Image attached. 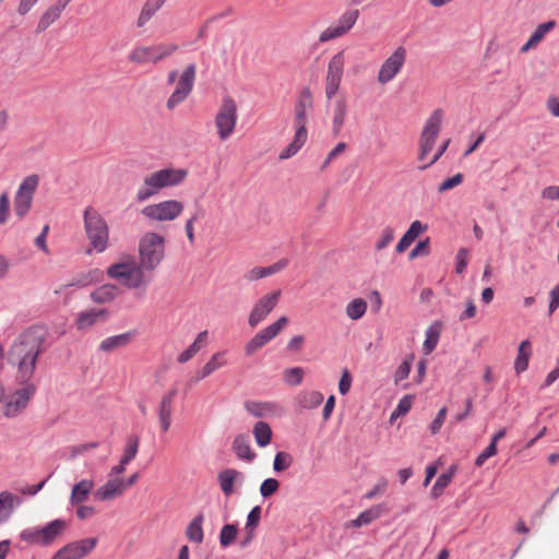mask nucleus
<instances>
[{
    "instance_id": "obj_50",
    "label": "nucleus",
    "mask_w": 559,
    "mask_h": 559,
    "mask_svg": "<svg viewBox=\"0 0 559 559\" xmlns=\"http://www.w3.org/2000/svg\"><path fill=\"white\" fill-rule=\"evenodd\" d=\"M284 381L289 385H299L304 379V369L301 367H294L286 369L283 373Z\"/></svg>"
},
{
    "instance_id": "obj_52",
    "label": "nucleus",
    "mask_w": 559,
    "mask_h": 559,
    "mask_svg": "<svg viewBox=\"0 0 559 559\" xmlns=\"http://www.w3.org/2000/svg\"><path fill=\"white\" fill-rule=\"evenodd\" d=\"M293 464V457L287 452H278L275 455L273 468L275 472L287 469Z\"/></svg>"
},
{
    "instance_id": "obj_45",
    "label": "nucleus",
    "mask_w": 559,
    "mask_h": 559,
    "mask_svg": "<svg viewBox=\"0 0 559 559\" xmlns=\"http://www.w3.org/2000/svg\"><path fill=\"white\" fill-rule=\"evenodd\" d=\"M440 337V326L436 323L430 325L426 331V338L423 344V349L426 355H429L438 345Z\"/></svg>"
},
{
    "instance_id": "obj_38",
    "label": "nucleus",
    "mask_w": 559,
    "mask_h": 559,
    "mask_svg": "<svg viewBox=\"0 0 559 559\" xmlns=\"http://www.w3.org/2000/svg\"><path fill=\"white\" fill-rule=\"evenodd\" d=\"M225 353L218 352L214 354L210 360L204 365V367L198 372L197 380H202L209 377L211 373L225 366Z\"/></svg>"
},
{
    "instance_id": "obj_20",
    "label": "nucleus",
    "mask_w": 559,
    "mask_h": 559,
    "mask_svg": "<svg viewBox=\"0 0 559 559\" xmlns=\"http://www.w3.org/2000/svg\"><path fill=\"white\" fill-rule=\"evenodd\" d=\"M96 544L95 537L70 543L60 548L51 559H82L95 548Z\"/></svg>"
},
{
    "instance_id": "obj_41",
    "label": "nucleus",
    "mask_w": 559,
    "mask_h": 559,
    "mask_svg": "<svg viewBox=\"0 0 559 559\" xmlns=\"http://www.w3.org/2000/svg\"><path fill=\"white\" fill-rule=\"evenodd\" d=\"M207 331H202L198 334L194 342L178 356V361L180 364H185L189 361L201 348L202 346L207 342Z\"/></svg>"
},
{
    "instance_id": "obj_63",
    "label": "nucleus",
    "mask_w": 559,
    "mask_h": 559,
    "mask_svg": "<svg viewBox=\"0 0 559 559\" xmlns=\"http://www.w3.org/2000/svg\"><path fill=\"white\" fill-rule=\"evenodd\" d=\"M386 487H388V480L386 479H380L374 485V487L365 495V498L366 499H372V498H374L378 495H382V493L385 492Z\"/></svg>"
},
{
    "instance_id": "obj_46",
    "label": "nucleus",
    "mask_w": 559,
    "mask_h": 559,
    "mask_svg": "<svg viewBox=\"0 0 559 559\" xmlns=\"http://www.w3.org/2000/svg\"><path fill=\"white\" fill-rule=\"evenodd\" d=\"M261 518V508L259 506L254 507L248 514L247 523H246V532L248 534L243 545L250 543L254 535V530L259 525Z\"/></svg>"
},
{
    "instance_id": "obj_26",
    "label": "nucleus",
    "mask_w": 559,
    "mask_h": 559,
    "mask_svg": "<svg viewBox=\"0 0 559 559\" xmlns=\"http://www.w3.org/2000/svg\"><path fill=\"white\" fill-rule=\"evenodd\" d=\"M69 3L68 0H58L53 5L49 7L38 21L37 32H44L55 23Z\"/></svg>"
},
{
    "instance_id": "obj_48",
    "label": "nucleus",
    "mask_w": 559,
    "mask_h": 559,
    "mask_svg": "<svg viewBox=\"0 0 559 559\" xmlns=\"http://www.w3.org/2000/svg\"><path fill=\"white\" fill-rule=\"evenodd\" d=\"M140 439L138 436H130L121 456L122 463H130L138 454Z\"/></svg>"
},
{
    "instance_id": "obj_61",
    "label": "nucleus",
    "mask_w": 559,
    "mask_h": 559,
    "mask_svg": "<svg viewBox=\"0 0 559 559\" xmlns=\"http://www.w3.org/2000/svg\"><path fill=\"white\" fill-rule=\"evenodd\" d=\"M10 207V200L7 192L0 195V225L4 224L8 219Z\"/></svg>"
},
{
    "instance_id": "obj_12",
    "label": "nucleus",
    "mask_w": 559,
    "mask_h": 559,
    "mask_svg": "<svg viewBox=\"0 0 559 559\" xmlns=\"http://www.w3.org/2000/svg\"><path fill=\"white\" fill-rule=\"evenodd\" d=\"M38 183L37 175L27 176L20 183L13 202L14 214L19 219H23L29 212Z\"/></svg>"
},
{
    "instance_id": "obj_1",
    "label": "nucleus",
    "mask_w": 559,
    "mask_h": 559,
    "mask_svg": "<svg viewBox=\"0 0 559 559\" xmlns=\"http://www.w3.org/2000/svg\"><path fill=\"white\" fill-rule=\"evenodd\" d=\"M44 342L43 330L33 326L20 334L12 344L9 350V361L16 368V380L20 383L28 382L34 376Z\"/></svg>"
},
{
    "instance_id": "obj_31",
    "label": "nucleus",
    "mask_w": 559,
    "mask_h": 559,
    "mask_svg": "<svg viewBox=\"0 0 559 559\" xmlns=\"http://www.w3.org/2000/svg\"><path fill=\"white\" fill-rule=\"evenodd\" d=\"M245 408L254 417H267L276 413L277 406L271 402H257L248 401L245 403Z\"/></svg>"
},
{
    "instance_id": "obj_25",
    "label": "nucleus",
    "mask_w": 559,
    "mask_h": 559,
    "mask_svg": "<svg viewBox=\"0 0 559 559\" xmlns=\"http://www.w3.org/2000/svg\"><path fill=\"white\" fill-rule=\"evenodd\" d=\"M348 112V104L344 96L337 97L332 105V132L337 136L345 122Z\"/></svg>"
},
{
    "instance_id": "obj_56",
    "label": "nucleus",
    "mask_w": 559,
    "mask_h": 559,
    "mask_svg": "<svg viewBox=\"0 0 559 559\" xmlns=\"http://www.w3.org/2000/svg\"><path fill=\"white\" fill-rule=\"evenodd\" d=\"M280 487L278 480L275 478L265 479L260 486V493L262 497L267 498L275 493Z\"/></svg>"
},
{
    "instance_id": "obj_64",
    "label": "nucleus",
    "mask_w": 559,
    "mask_h": 559,
    "mask_svg": "<svg viewBox=\"0 0 559 559\" xmlns=\"http://www.w3.org/2000/svg\"><path fill=\"white\" fill-rule=\"evenodd\" d=\"M549 296L550 302L548 307V312L549 314H552L559 307V284L551 289Z\"/></svg>"
},
{
    "instance_id": "obj_15",
    "label": "nucleus",
    "mask_w": 559,
    "mask_h": 559,
    "mask_svg": "<svg viewBox=\"0 0 559 559\" xmlns=\"http://www.w3.org/2000/svg\"><path fill=\"white\" fill-rule=\"evenodd\" d=\"M289 320L287 317H280L275 322L267 325L266 328L260 330L246 345H245V354L247 356L254 355L258 350H260L264 345L275 338L282 330H284Z\"/></svg>"
},
{
    "instance_id": "obj_55",
    "label": "nucleus",
    "mask_w": 559,
    "mask_h": 559,
    "mask_svg": "<svg viewBox=\"0 0 559 559\" xmlns=\"http://www.w3.org/2000/svg\"><path fill=\"white\" fill-rule=\"evenodd\" d=\"M464 180V176L462 174H456L451 178L445 179L439 187L438 192L444 193L445 191H449L451 189L456 188L460 186Z\"/></svg>"
},
{
    "instance_id": "obj_33",
    "label": "nucleus",
    "mask_w": 559,
    "mask_h": 559,
    "mask_svg": "<svg viewBox=\"0 0 559 559\" xmlns=\"http://www.w3.org/2000/svg\"><path fill=\"white\" fill-rule=\"evenodd\" d=\"M131 342L130 333H122L114 336L106 337L99 343V350L104 353H111L119 348L127 346Z\"/></svg>"
},
{
    "instance_id": "obj_24",
    "label": "nucleus",
    "mask_w": 559,
    "mask_h": 559,
    "mask_svg": "<svg viewBox=\"0 0 559 559\" xmlns=\"http://www.w3.org/2000/svg\"><path fill=\"white\" fill-rule=\"evenodd\" d=\"M288 265L287 259H281L270 266H254L243 274V278L247 282H254L261 278L274 275L283 271Z\"/></svg>"
},
{
    "instance_id": "obj_58",
    "label": "nucleus",
    "mask_w": 559,
    "mask_h": 559,
    "mask_svg": "<svg viewBox=\"0 0 559 559\" xmlns=\"http://www.w3.org/2000/svg\"><path fill=\"white\" fill-rule=\"evenodd\" d=\"M497 454V443L490 441L489 445L476 457L475 465L480 467L491 456Z\"/></svg>"
},
{
    "instance_id": "obj_23",
    "label": "nucleus",
    "mask_w": 559,
    "mask_h": 559,
    "mask_svg": "<svg viewBox=\"0 0 559 559\" xmlns=\"http://www.w3.org/2000/svg\"><path fill=\"white\" fill-rule=\"evenodd\" d=\"M126 491L123 477L108 476L106 483L94 491V498L103 502L112 501L123 496Z\"/></svg>"
},
{
    "instance_id": "obj_62",
    "label": "nucleus",
    "mask_w": 559,
    "mask_h": 559,
    "mask_svg": "<svg viewBox=\"0 0 559 559\" xmlns=\"http://www.w3.org/2000/svg\"><path fill=\"white\" fill-rule=\"evenodd\" d=\"M352 386V376L347 369H344L342 377L338 382V391L342 395H345L349 392Z\"/></svg>"
},
{
    "instance_id": "obj_9",
    "label": "nucleus",
    "mask_w": 559,
    "mask_h": 559,
    "mask_svg": "<svg viewBox=\"0 0 559 559\" xmlns=\"http://www.w3.org/2000/svg\"><path fill=\"white\" fill-rule=\"evenodd\" d=\"M237 120V104L233 97L225 96L214 118L217 136L221 141H226L234 134Z\"/></svg>"
},
{
    "instance_id": "obj_54",
    "label": "nucleus",
    "mask_w": 559,
    "mask_h": 559,
    "mask_svg": "<svg viewBox=\"0 0 559 559\" xmlns=\"http://www.w3.org/2000/svg\"><path fill=\"white\" fill-rule=\"evenodd\" d=\"M394 239V229L392 227H385L379 239L377 240L376 242V249L378 251H381L383 249H385Z\"/></svg>"
},
{
    "instance_id": "obj_10",
    "label": "nucleus",
    "mask_w": 559,
    "mask_h": 559,
    "mask_svg": "<svg viewBox=\"0 0 559 559\" xmlns=\"http://www.w3.org/2000/svg\"><path fill=\"white\" fill-rule=\"evenodd\" d=\"M183 209L181 201L169 199L145 205L141 214L151 223L174 222L182 214Z\"/></svg>"
},
{
    "instance_id": "obj_36",
    "label": "nucleus",
    "mask_w": 559,
    "mask_h": 559,
    "mask_svg": "<svg viewBox=\"0 0 559 559\" xmlns=\"http://www.w3.org/2000/svg\"><path fill=\"white\" fill-rule=\"evenodd\" d=\"M531 354V342L528 340L522 341L519 345L518 356L514 361V370L518 374L524 372L528 368Z\"/></svg>"
},
{
    "instance_id": "obj_6",
    "label": "nucleus",
    "mask_w": 559,
    "mask_h": 559,
    "mask_svg": "<svg viewBox=\"0 0 559 559\" xmlns=\"http://www.w3.org/2000/svg\"><path fill=\"white\" fill-rule=\"evenodd\" d=\"M83 218L85 233L91 246L97 252H104L109 242V228L105 218L92 206H87L84 210Z\"/></svg>"
},
{
    "instance_id": "obj_5",
    "label": "nucleus",
    "mask_w": 559,
    "mask_h": 559,
    "mask_svg": "<svg viewBox=\"0 0 559 559\" xmlns=\"http://www.w3.org/2000/svg\"><path fill=\"white\" fill-rule=\"evenodd\" d=\"M146 271L134 259H127L110 265L107 270L109 277L119 281L126 287L136 289L150 282Z\"/></svg>"
},
{
    "instance_id": "obj_51",
    "label": "nucleus",
    "mask_w": 559,
    "mask_h": 559,
    "mask_svg": "<svg viewBox=\"0 0 559 559\" xmlns=\"http://www.w3.org/2000/svg\"><path fill=\"white\" fill-rule=\"evenodd\" d=\"M237 527L234 524H226L223 526L219 534V543L223 547L229 546L237 537Z\"/></svg>"
},
{
    "instance_id": "obj_53",
    "label": "nucleus",
    "mask_w": 559,
    "mask_h": 559,
    "mask_svg": "<svg viewBox=\"0 0 559 559\" xmlns=\"http://www.w3.org/2000/svg\"><path fill=\"white\" fill-rule=\"evenodd\" d=\"M413 356L406 358L395 370L394 381L395 384H399L401 381L405 380L411 373Z\"/></svg>"
},
{
    "instance_id": "obj_29",
    "label": "nucleus",
    "mask_w": 559,
    "mask_h": 559,
    "mask_svg": "<svg viewBox=\"0 0 559 559\" xmlns=\"http://www.w3.org/2000/svg\"><path fill=\"white\" fill-rule=\"evenodd\" d=\"M383 512L382 506H373L370 509L361 512L356 519L345 523L346 528H358L369 525L374 520L379 519Z\"/></svg>"
},
{
    "instance_id": "obj_60",
    "label": "nucleus",
    "mask_w": 559,
    "mask_h": 559,
    "mask_svg": "<svg viewBox=\"0 0 559 559\" xmlns=\"http://www.w3.org/2000/svg\"><path fill=\"white\" fill-rule=\"evenodd\" d=\"M447 412L448 411H447L445 406L440 408V411L438 412L436 418L433 419V421L431 423V425L429 427L432 435H436L440 431V429L445 420Z\"/></svg>"
},
{
    "instance_id": "obj_44",
    "label": "nucleus",
    "mask_w": 559,
    "mask_h": 559,
    "mask_svg": "<svg viewBox=\"0 0 559 559\" xmlns=\"http://www.w3.org/2000/svg\"><path fill=\"white\" fill-rule=\"evenodd\" d=\"M367 301L362 298H355L345 308L346 316L352 320L361 319L367 311Z\"/></svg>"
},
{
    "instance_id": "obj_35",
    "label": "nucleus",
    "mask_w": 559,
    "mask_h": 559,
    "mask_svg": "<svg viewBox=\"0 0 559 559\" xmlns=\"http://www.w3.org/2000/svg\"><path fill=\"white\" fill-rule=\"evenodd\" d=\"M233 450L240 460L251 462L255 459L247 436H237L233 442Z\"/></svg>"
},
{
    "instance_id": "obj_57",
    "label": "nucleus",
    "mask_w": 559,
    "mask_h": 559,
    "mask_svg": "<svg viewBox=\"0 0 559 559\" xmlns=\"http://www.w3.org/2000/svg\"><path fill=\"white\" fill-rule=\"evenodd\" d=\"M468 255H469V252L466 248H461L457 251L456 258H455V261H456L455 271L457 274H462L466 270L467 264H468Z\"/></svg>"
},
{
    "instance_id": "obj_14",
    "label": "nucleus",
    "mask_w": 559,
    "mask_h": 559,
    "mask_svg": "<svg viewBox=\"0 0 559 559\" xmlns=\"http://www.w3.org/2000/svg\"><path fill=\"white\" fill-rule=\"evenodd\" d=\"M345 68V56L344 51H338L332 56L328 63L324 94L328 100H331L338 92Z\"/></svg>"
},
{
    "instance_id": "obj_7",
    "label": "nucleus",
    "mask_w": 559,
    "mask_h": 559,
    "mask_svg": "<svg viewBox=\"0 0 559 559\" xmlns=\"http://www.w3.org/2000/svg\"><path fill=\"white\" fill-rule=\"evenodd\" d=\"M68 527L64 520L57 519L45 526H34L23 530L20 538L28 544L49 546L63 535Z\"/></svg>"
},
{
    "instance_id": "obj_8",
    "label": "nucleus",
    "mask_w": 559,
    "mask_h": 559,
    "mask_svg": "<svg viewBox=\"0 0 559 559\" xmlns=\"http://www.w3.org/2000/svg\"><path fill=\"white\" fill-rule=\"evenodd\" d=\"M178 45L174 43H159L147 46H136L128 55L131 63L143 66L147 63L156 64L170 57L178 50Z\"/></svg>"
},
{
    "instance_id": "obj_32",
    "label": "nucleus",
    "mask_w": 559,
    "mask_h": 559,
    "mask_svg": "<svg viewBox=\"0 0 559 559\" xmlns=\"http://www.w3.org/2000/svg\"><path fill=\"white\" fill-rule=\"evenodd\" d=\"M554 27V21L539 24L533 32V34L530 36L528 40L521 47V52L525 53L532 48L536 47L544 39L545 35Z\"/></svg>"
},
{
    "instance_id": "obj_16",
    "label": "nucleus",
    "mask_w": 559,
    "mask_h": 559,
    "mask_svg": "<svg viewBox=\"0 0 559 559\" xmlns=\"http://www.w3.org/2000/svg\"><path fill=\"white\" fill-rule=\"evenodd\" d=\"M282 296L281 289L270 292L260 297L248 316V324L251 328L258 326L275 309Z\"/></svg>"
},
{
    "instance_id": "obj_49",
    "label": "nucleus",
    "mask_w": 559,
    "mask_h": 559,
    "mask_svg": "<svg viewBox=\"0 0 559 559\" xmlns=\"http://www.w3.org/2000/svg\"><path fill=\"white\" fill-rule=\"evenodd\" d=\"M414 397L412 395H405L400 401L395 409L392 412L390 420L393 421L397 417L406 415L412 408Z\"/></svg>"
},
{
    "instance_id": "obj_13",
    "label": "nucleus",
    "mask_w": 559,
    "mask_h": 559,
    "mask_svg": "<svg viewBox=\"0 0 559 559\" xmlns=\"http://www.w3.org/2000/svg\"><path fill=\"white\" fill-rule=\"evenodd\" d=\"M197 67L191 63L185 68L179 75L176 87L169 98L167 99L166 107L169 110L175 109L178 105L183 103L191 94L195 81Z\"/></svg>"
},
{
    "instance_id": "obj_22",
    "label": "nucleus",
    "mask_w": 559,
    "mask_h": 559,
    "mask_svg": "<svg viewBox=\"0 0 559 559\" xmlns=\"http://www.w3.org/2000/svg\"><path fill=\"white\" fill-rule=\"evenodd\" d=\"M178 394L177 388L169 389L160 399L157 406V417L160 430L167 432L171 426L174 402Z\"/></svg>"
},
{
    "instance_id": "obj_17",
    "label": "nucleus",
    "mask_w": 559,
    "mask_h": 559,
    "mask_svg": "<svg viewBox=\"0 0 559 559\" xmlns=\"http://www.w3.org/2000/svg\"><path fill=\"white\" fill-rule=\"evenodd\" d=\"M406 58V49L397 47L381 64L377 76L378 82L382 85L391 82L401 72Z\"/></svg>"
},
{
    "instance_id": "obj_47",
    "label": "nucleus",
    "mask_w": 559,
    "mask_h": 559,
    "mask_svg": "<svg viewBox=\"0 0 559 559\" xmlns=\"http://www.w3.org/2000/svg\"><path fill=\"white\" fill-rule=\"evenodd\" d=\"M453 474H454V473H453L452 471H450V472H447V473L441 474V475L437 478V480H436L435 485H433V486H432V488H431V492H430V493H431V497H432L433 499H436V498L440 497V496L443 493L444 489H445V488L450 485V483L452 481Z\"/></svg>"
},
{
    "instance_id": "obj_3",
    "label": "nucleus",
    "mask_w": 559,
    "mask_h": 559,
    "mask_svg": "<svg viewBox=\"0 0 559 559\" xmlns=\"http://www.w3.org/2000/svg\"><path fill=\"white\" fill-rule=\"evenodd\" d=\"M188 174L187 169L168 167L146 175L142 186L136 191V201L144 202L162 189L181 185L187 179Z\"/></svg>"
},
{
    "instance_id": "obj_34",
    "label": "nucleus",
    "mask_w": 559,
    "mask_h": 559,
    "mask_svg": "<svg viewBox=\"0 0 559 559\" xmlns=\"http://www.w3.org/2000/svg\"><path fill=\"white\" fill-rule=\"evenodd\" d=\"M165 2L166 0H147L138 16L136 26L140 28L144 27Z\"/></svg>"
},
{
    "instance_id": "obj_42",
    "label": "nucleus",
    "mask_w": 559,
    "mask_h": 559,
    "mask_svg": "<svg viewBox=\"0 0 559 559\" xmlns=\"http://www.w3.org/2000/svg\"><path fill=\"white\" fill-rule=\"evenodd\" d=\"M323 402V395L318 391H305L298 394L297 403L301 408L312 409Z\"/></svg>"
},
{
    "instance_id": "obj_43",
    "label": "nucleus",
    "mask_w": 559,
    "mask_h": 559,
    "mask_svg": "<svg viewBox=\"0 0 559 559\" xmlns=\"http://www.w3.org/2000/svg\"><path fill=\"white\" fill-rule=\"evenodd\" d=\"M253 436L259 447H266L272 439V429L265 421H258L253 427Z\"/></svg>"
},
{
    "instance_id": "obj_2",
    "label": "nucleus",
    "mask_w": 559,
    "mask_h": 559,
    "mask_svg": "<svg viewBox=\"0 0 559 559\" xmlns=\"http://www.w3.org/2000/svg\"><path fill=\"white\" fill-rule=\"evenodd\" d=\"M313 109V94L309 87H304L297 95L294 104V128L293 141L278 154L280 160L295 156L308 140L307 123L309 115Z\"/></svg>"
},
{
    "instance_id": "obj_28",
    "label": "nucleus",
    "mask_w": 559,
    "mask_h": 559,
    "mask_svg": "<svg viewBox=\"0 0 559 559\" xmlns=\"http://www.w3.org/2000/svg\"><path fill=\"white\" fill-rule=\"evenodd\" d=\"M428 229V226L423 224L420 221H414L407 231L403 235V237L397 242L395 250L397 253L404 252L414 241L415 239L424 231Z\"/></svg>"
},
{
    "instance_id": "obj_27",
    "label": "nucleus",
    "mask_w": 559,
    "mask_h": 559,
    "mask_svg": "<svg viewBox=\"0 0 559 559\" xmlns=\"http://www.w3.org/2000/svg\"><path fill=\"white\" fill-rule=\"evenodd\" d=\"M95 487V483L93 479H82L76 483L71 490L70 495V503L72 506H79L85 502L88 499V496L92 493Z\"/></svg>"
},
{
    "instance_id": "obj_11",
    "label": "nucleus",
    "mask_w": 559,
    "mask_h": 559,
    "mask_svg": "<svg viewBox=\"0 0 559 559\" xmlns=\"http://www.w3.org/2000/svg\"><path fill=\"white\" fill-rule=\"evenodd\" d=\"M443 110L438 108L426 120L419 136L418 159L424 162L432 151L443 121Z\"/></svg>"
},
{
    "instance_id": "obj_4",
    "label": "nucleus",
    "mask_w": 559,
    "mask_h": 559,
    "mask_svg": "<svg viewBox=\"0 0 559 559\" xmlns=\"http://www.w3.org/2000/svg\"><path fill=\"white\" fill-rule=\"evenodd\" d=\"M165 258V237L148 231L139 240V263L146 272H153Z\"/></svg>"
},
{
    "instance_id": "obj_40",
    "label": "nucleus",
    "mask_w": 559,
    "mask_h": 559,
    "mask_svg": "<svg viewBox=\"0 0 559 559\" xmlns=\"http://www.w3.org/2000/svg\"><path fill=\"white\" fill-rule=\"evenodd\" d=\"M240 476L241 474L233 468L224 469L218 474L221 489L226 496H230L234 492V483Z\"/></svg>"
},
{
    "instance_id": "obj_30",
    "label": "nucleus",
    "mask_w": 559,
    "mask_h": 559,
    "mask_svg": "<svg viewBox=\"0 0 559 559\" xmlns=\"http://www.w3.org/2000/svg\"><path fill=\"white\" fill-rule=\"evenodd\" d=\"M120 294V289L114 284H105L91 293V299L95 304H108L114 301Z\"/></svg>"
},
{
    "instance_id": "obj_18",
    "label": "nucleus",
    "mask_w": 559,
    "mask_h": 559,
    "mask_svg": "<svg viewBox=\"0 0 559 559\" xmlns=\"http://www.w3.org/2000/svg\"><path fill=\"white\" fill-rule=\"evenodd\" d=\"M24 386L14 392L3 405V415L5 417H15L20 415L28 405L31 399L36 392L35 384L23 383Z\"/></svg>"
},
{
    "instance_id": "obj_19",
    "label": "nucleus",
    "mask_w": 559,
    "mask_h": 559,
    "mask_svg": "<svg viewBox=\"0 0 559 559\" xmlns=\"http://www.w3.org/2000/svg\"><path fill=\"white\" fill-rule=\"evenodd\" d=\"M358 10L344 13L334 25L325 28L319 36V43L323 44L345 35L356 23Z\"/></svg>"
},
{
    "instance_id": "obj_59",
    "label": "nucleus",
    "mask_w": 559,
    "mask_h": 559,
    "mask_svg": "<svg viewBox=\"0 0 559 559\" xmlns=\"http://www.w3.org/2000/svg\"><path fill=\"white\" fill-rule=\"evenodd\" d=\"M429 253V238L420 240L415 248L409 252V259L414 260L420 255H427Z\"/></svg>"
},
{
    "instance_id": "obj_39",
    "label": "nucleus",
    "mask_w": 559,
    "mask_h": 559,
    "mask_svg": "<svg viewBox=\"0 0 559 559\" xmlns=\"http://www.w3.org/2000/svg\"><path fill=\"white\" fill-rule=\"evenodd\" d=\"M203 520H204L203 515L198 514L188 524V526L186 528V537L190 542L195 543V544H201L203 542V537H204L203 528H202Z\"/></svg>"
},
{
    "instance_id": "obj_37",
    "label": "nucleus",
    "mask_w": 559,
    "mask_h": 559,
    "mask_svg": "<svg viewBox=\"0 0 559 559\" xmlns=\"http://www.w3.org/2000/svg\"><path fill=\"white\" fill-rule=\"evenodd\" d=\"M20 499L9 491L0 492V523L5 522L12 514Z\"/></svg>"
},
{
    "instance_id": "obj_21",
    "label": "nucleus",
    "mask_w": 559,
    "mask_h": 559,
    "mask_svg": "<svg viewBox=\"0 0 559 559\" xmlns=\"http://www.w3.org/2000/svg\"><path fill=\"white\" fill-rule=\"evenodd\" d=\"M109 311L105 308H90L78 313L75 319V328L78 331H90L97 324L107 322Z\"/></svg>"
}]
</instances>
